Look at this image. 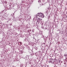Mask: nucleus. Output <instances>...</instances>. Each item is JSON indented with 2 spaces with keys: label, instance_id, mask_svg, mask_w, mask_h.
<instances>
[{
  "label": "nucleus",
  "instance_id": "f257e3e1",
  "mask_svg": "<svg viewBox=\"0 0 67 67\" xmlns=\"http://www.w3.org/2000/svg\"><path fill=\"white\" fill-rule=\"evenodd\" d=\"M37 15H38V16H39L40 18H44V14L41 13H38L37 14Z\"/></svg>",
  "mask_w": 67,
  "mask_h": 67
},
{
  "label": "nucleus",
  "instance_id": "f03ea898",
  "mask_svg": "<svg viewBox=\"0 0 67 67\" xmlns=\"http://www.w3.org/2000/svg\"><path fill=\"white\" fill-rule=\"evenodd\" d=\"M37 18L38 19L37 20V22H38L40 23V22H42V21L41 20H42V19H40V18H38V16H37Z\"/></svg>",
  "mask_w": 67,
  "mask_h": 67
},
{
  "label": "nucleus",
  "instance_id": "7ed1b4c3",
  "mask_svg": "<svg viewBox=\"0 0 67 67\" xmlns=\"http://www.w3.org/2000/svg\"><path fill=\"white\" fill-rule=\"evenodd\" d=\"M38 2H41V0H39L38 1Z\"/></svg>",
  "mask_w": 67,
  "mask_h": 67
},
{
  "label": "nucleus",
  "instance_id": "20e7f679",
  "mask_svg": "<svg viewBox=\"0 0 67 67\" xmlns=\"http://www.w3.org/2000/svg\"><path fill=\"white\" fill-rule=\"evenodd\" d=\"M20 44H21H21H22V42H20Z\"/></svg>",
  "mask_w": 67,
  "mask_h": 67
}]
</instances>
